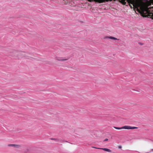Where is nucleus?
<instances>
[{"label":"nucleus","mask_w":153,"mask_h":153,"mask_svg":"<svg viewBox=\"0 0 153 153\" xmlns=\"http://www.w3.org/2000/svg\"><path fill=\"white\" fill-rule=\"evenodd\" d=\"M8 146H16L15 145H14V144H10V145H9Z\"/></svg>","instance_id":"39448f33"},{"label":"nucleus","mask_w":153,"mask_h":153,"mask_svg":"<svg viewBox=\"0 0 153 153\" xmlns=\"http://www.w3.org/2000/svg\"><path fill=\"white\" fill-rule=\"evenodd\" d=\"M105 38H107V39H113V40H118L117 38L113 37H112V36H107V37H105Z\"/></svg>","instance_id":"7ed1b4c3"},{"label":"nucleus","mask_w":153,"mask_h":153,"mask_svg":"<svg viewBox=\"0 0 153 153\" xmlns=\"http://www.w3.org/2000/svg\"><path fill=\"white\" fill-rule=\"evenodd\" d=\"M114 128L118 130L122 129H132L137 128V127H131L129 126H125L121 128L114 126Z\"/></svg>","instance_id":"f257e3e1"},{"label":"nucleus","mask_w":153,"mask_h":153,"mask_svg":"<svg viewBox=\"0 0 153 153\" xmlns=\"http://www.w3.org/2000/svg\"><path fill=\"white\" fill-rule=\"evenodd\" d=\"M92 147L93 148H95V149H100V148H97L96 147H94V146H93V147Z\"/></svg>","instance_id":"423d86ee"},{"label":"nucleus","mask_w":153,"mask_h":153,"mask_svg":"<svg viewBox=\"0 0 153 153\" xmlns=\"http://www.w3.org/2000/svg\"><path fill=\"white\" fill-rule=\"evenodd\" d=\"M52 140H55V141H57V140L56 139H51Z\"/></svg>","instance_id":"0eeeda50"},{"label":"nucleus","mask_w":153,"mask_h":153,"mask_svg":"<svg viewBox=\"0 0 153 153\" xmlns=\"http://www.w3.org/2000/svg\"><path fill=\"white\" fill-rule=\"evenodd\" d=\"M152 151H153V149L152 150Z\"/></svg>","instance_id":"9d476101"},{"label":"nucleus","mask_w":153,"mask_h":153,"mask_svg":"<svg viewBox=\"0 0 153 153\" xmlns=\"http://www.w3.org/2000/svg\"><path fill=\"white\" fill-rule=\"evenodd\" d=\"M108 140V139L107 138H106L105 139V140H104V141H107Z\"/></svg>","instance_id":"6e6552de"},{"label":"nucleus","mask_w":153,"mask_h":153,"mask_svg":"<svg viewBox=\"0 0 153 153\" xmlns=\"http://www.w3.org/2000/svg\"><path fill=\"white\" fill-rule=\"evenodd\" d=\"M56 59L59 61H63L67 60L66 59H64L62 57H56Z\"/></svg>","instance_id":"f03ea898"},{"label":"nucleus","mask_w":153,"mask_h":153,"mask_svg":"<svg viewBox=\"0 0 153 153\" xmlns=\"http://www.w3.org/2000/svg\"><path fill=\"white\" fill-rule=\"evenodd\" d=\"M100 149H102L106 152H111V150H110L108 149H107V148H100Z\"/></svg>","instance_id":"20e7f679"},{"label":"nucleus","mask_w":153,"mask_h":153,"mask_svg":"<svg viewBox=\"0 0 153 153\" xmlns=\"http://www.w3.org/2000/svg\"><path fill=\"white\" fill-rule=\"evenodd\" d=\"M121 147H121V146H119V147H118V148H121Z\"/></svg>","instance_id":"1a4fd4ad"}]
</instances>
